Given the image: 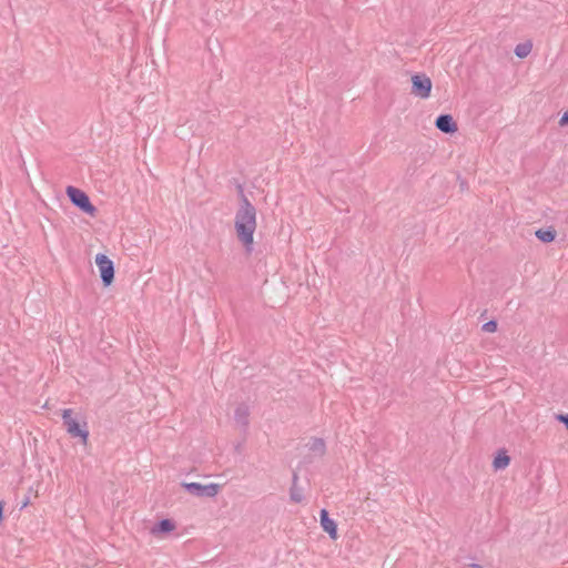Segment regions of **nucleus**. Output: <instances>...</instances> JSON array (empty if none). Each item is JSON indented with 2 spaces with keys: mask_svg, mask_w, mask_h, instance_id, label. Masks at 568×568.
Instances as JSON below:
<instances>
[{
  "mask_svg": "<svg viewBox=\"0 0 568 568\" xmlns=\"http://www.w3.org/2000/svg\"><path fill=\"white\" fill-rule=\"evenodd\" d=\"M256 226V209L245 195H242L240 207L235 213L234 227L237 240L247 253L253 251Z\"/></svg>",
  "mask_w": 568,
  "mask_h": 568,
  "instance_id": "1",
  "label": "nucleus"
},
{
  "mask_svg": "<svg viewBox=\"0 0 568 568\" xmlns=\"http://www.w3.org/2000/svg\"><path fill=\"white\" fill-rule=\"evenodd\" d=\"M62 419L68 434L71 437H80L82 444L87 445L89 439V430L85 428L87 423H84V428H81L80 424L72 418V409L69 408L62 410Z\"/></svg>",
  "mask_w": 568,
  "mask_h": 568,
  "instance_id": "2",
  "label": "nucleus"
},
{
  "mask_svg": "<svg viewBox=\"0 0 568 568\" xmlns=\"http://www.w3.org/2000/svg\"><path fill=\"white\" fill-rule=\"evenodd\" d=\"M67 194L71 202L77 205L79 209H81L84 213L93 216L97 212V209L92 203L90 202L89 196L81 191L80 189H77L74 186H68L67 187Z\"/></svg>",
  "mask_w": 568,
  "mask_h": 568,
  "instance_id": "3",
  "label": "nucleus"
},
{
  "mask_svg": "<svg viewBox=\"0 0 568 568\" xmlns=\"http://www.w3.org/2000/svg\"><path fill=\"white\" fill-rule=\"evenodd\" d=\"M432 91V80L424 73L412 77V94L420 99H427Z\"/></svg>",
  "mask_w": 568,
  "mask_h": 568,
  "instance_id": "4",
  "label": "nucleus"
},
{
  "mask_svg": "<svg viewBox=\"0 0 568 568\" xmlns=\"http://www.w3.org/2000/svg\"><path fill=\"white\" fill-rule=\"evenodd\" d=\"M95 263L99 267L101 280L105 286H109L114 278V266L113 262L104 254H98L95 256Z\"/></svg>",
  "mask_w": 568,
  "mask_h": 568,
  "instance_id": "5",
  "label": "nucleus"
},
{
  "mask_svg": "<svg viewBox=\"0 0 568 568\" xmlns=\"http://www.w3.org/2000/svg\"><path fill=\"white\" fill-rule=\"evenodd\" d=\"M183 487L195 496L214 497L219 493V485L216 484L202 485L200 483H184Z\"/></svg>",
  "mask_w": 568,
  "mask_h": 568,
  "instance_id": "6",
  "label": "nucleus"
},
{
  "mask_svg": "<svg viewBox=\"0 0 568 568\" xmlns=\"http://www.w3.org/2000/svg\"><path fill=\"white\" fill-rule=\"evenodd\" d=\"M320 516L323 530L326 531L333 540H336L338 537L336 523L329 518L326 509H322Z\"/></svg>",
  "mask_w": 568,
  "mask_h": 568,
  "instance_id": "7",
  "label": "nucleus"
},
{
  "mask_svg": "<svg viewBox=\"0 0 568 568\" xmlns=\"http://www.w3.org/2000/svg\"><path fill=\"white\" fill-rule=\"evenodd\" d=\"M436 128L444 133H454L457 131V124L449 114H440L435 122Z\"/></svg>",
  "mask_w": 568,
  "mask_h": 568,
  "instance_id": "8",
  "label": "nucleus"
},
{
  "mask_svg": "<svg viewBox=\"0 0 568 568\" xmlns=\"http://www.w3.org/2000/svg\"><path fill=\"white\" fill-rule=\"evenodd\" d=\"M250 417V408L246 404H240L234 412L235 422L242 426L247 427Z\"/></svg>",
  "mask_w": 568,
  "mask_h": 568,
  "instance_id": "9",
  "label": "nucleus"
},
{
  "mask_svg": "<svg viewBox=\"0 0 568 568\" xmlns=\"http://www.w3.org/2000/svg\"><path fill=\"white\" fill-rule=\"evenodd\" d=\"M535 235L539 241L550 243L556 239V231L552 227L539 229L535 232Z\"/></svg>",
  "mask_w": 568,
  "mask_h": 568,
  "instance_id": "10",
  "label": "nucleus"
},
{
  "mask_svg": "<svg viewBox=\"0 0 568 568\" xmlns=\"http://www.w3.org/2000/svg\"><path fill=\"white\" fill-rule=\"evenodd\" d=\"M531 50H532V43L530 41H525V42L518 43L516 45L515 54L518 58L524 59L530 54Z\"/></svg>",
  "mask_w": 568,
  "mask_h": 568,
  "instance_id": "11",
  "label": "nucleus"
},
{
  "mask_svg": "<svg viewBox=\"0 0 568 568\" xmlns=\"http://www.w3.org/2000/svg\"><path fill=\"white\" fill-rule=\"evenodd\" d=\"M175 528V525L170 519H162L153 529V534L170 532Z\"/></svg>",
  "mask_w": 568,
  "mask_h": 568,
  "instance_id": "12",
  "label": "nucleus"
},
{
  "mask_svg": "<svg viewBox=\"0 0 568 568\" xmlns=\"http://www.w3.org/2000/svg\"><path fill=\"white\" fill-rule=\"evenodd\" d=\"M510 463V458L509 456L504 452V453H500L498 454L494 462H493V466L495 469H504L506 468Z\"/></svg>",
  "mask_w": 568,
  "mask_h": 568,
  "instance_id": "13",
  "label": "nucleus"
},
{
  "mask_svg": "<svg viewBox=\"0 0 568 568\" xmlns=\"http://www.w3.org/2000/svg\"><path fill=\"white\" fill-rule=\"evenodd\" d=\"M310 450L315 455L322 456L325 453V443L321 438H313L310 443Z\"/></svg>",
  "mask_w": 568,
  "mask_h": 568,
  "instance_id": "14",
  "label": "nucleus"
},
{
  "mask_svg": "<svg viewBox=\"0 0 568 568\" xmlns=\"http://www.w3.org/2000/svg\"><path fill=\"white\" fill-rule=\"evenodd\" d=\"M297 480V476L294 475V483L290 491L291 500L294 503H301L303 500L302 491L296 487L295 483Z\"/></svg>",
  "mask_w": 568,
  "mask_h": 568,
  "instance_id": "15",
  "label": "nucleus"
},
{
  "mask_svg": "<svg viewBox=\"0 0 568 568\" xmlns=\"http://www.w3.org/2000/svg\"><path fill=\"white\" fill-rule=\"evenodd\" d=\"M497 322L496 321H489L483 325V331L487 333H494L497 331Z\"/></svg>",
  "mask_w": 568,
  "mask_h": 568,
  "instance_id": "16",
  "label": "nucleus"
},
{
  "mask_svg": "<svg viewBox=\"0 0 568 568\" xmlns=\"http://www.w3.org/2000/svg\"><path fill=\"white\" fill-rule=\"evenodd\" d=\"M559 124L561 126L568 125V111L562 114L561 119L559 120Z\"/></svg>",
  "mask_w": 568,
  "mask_h": 568,
  "instance_id": "17",
  "label": "nucleus"
},
{
  "mask_svg": "<svg viewBox=\"0 0 568 568\" xmlns=\"http://www.w3.org/2000/svg\"><path fill=\"white\" fill-rule=\"evenodd\" d=\"M560 420H562L567 425V427H568V414L567 415H561L560 416Z\"/></svg>",
  "mask_w": 568,
  "mask_h": 568,
  "instance_id": "18",
  "label": "nucleus"
},
{
  "mask_svg": "<svg viewBox=\"0 0 568 568\" xmlns=\"http://www.w3.org/2000/svg\"><path fill=\"white\" fill-rule=\"evenodd\" d=\"M2 513H3V501H0V521H2V520H3V515H2Z\"/></svg>",
  "mask_w": 568,
  "mask_h": 568,
  "instance_id": "19",
  "label": "nucleus"
},
{
  "mask_svg": "<svg viewBox=\"0 0 568 568\" xmlns=\"http://www.w3.org/2000/svg\"><path fill=\"white\" fill-rule=\"evenodd\" d=\"M470 567H473V568H483V567H481L480 565H478V564H471V565H470Z\"/></svg>",
  "mask_w": 568,
  "mask_h": 568,
  "instance_id": "20",
  "label": "nucleus"
}]
</instances>
